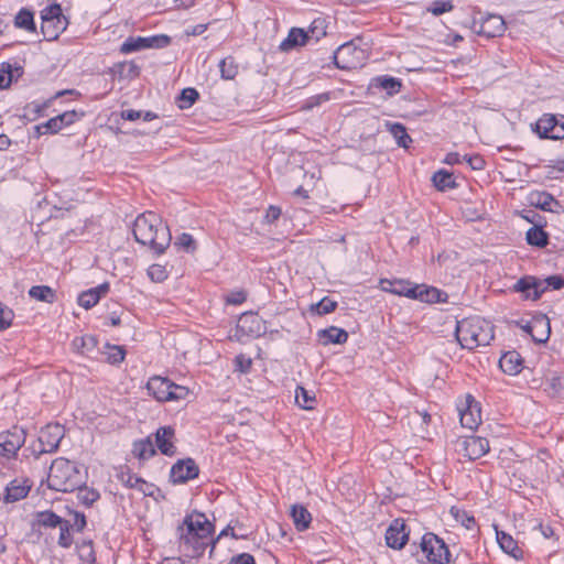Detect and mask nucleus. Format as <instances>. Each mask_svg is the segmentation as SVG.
Masks as SVG:
<instances>
[{
    "label": "nucleus",
    "instance_id": "1",
    "mask_svg": "<svg viewBox=\"0 0 564 564\" xmlns=\"http://www.w3.org/2000/svg\"><path fill=\"white\" fill-rule=\"evenodd\" d=\"M134 239L149 246L156 254H161L171 243L169 227L162 224L161 218L153 212L138 216L133 224Z\"/></svg>",
    "mask_w": 564,
    "mask_h": 564
},
{
    "label": "nucleus",
    "instance_id": "2",
    "mask_svg": "<svg viewBox=\"0 0 564 564\" xmlns=\"http://www.w3.org/2000/svg\"><path fill=\"white\" fill-rule=\"evenodd\" d=\"M456 338L463 348L487 346L494 339L492 325L480 317H467L456 325Z\"/></svg>",
    "mask_w": 564,
    "mask_h": 564
},
{
    "label": "nucleus",
    "instance_id": "3",
    "mask_svg": "<svg viewBox=\"0 0 564 564\" xmlns=\"http://www.w3.org/2000/svg\"><path fill=\"white\" fill-rule=\"evenodd\" d=\"M47 484L53 490L70 492L84 485V476L75 463L58 457L51 464Z\"/></svg>",
    "mask_w": 564,
    "mask_h": 564
},
{
    "label": "nucleus",
    "instance_id": "4",
    "mask_svg": "<svg viewBox=\"0 0 564 564\" xmlns=\"http://www.w3.org/2000/svg\"><path fill=\"white\" fill-rule=\"evenodd\" d=\"M380 288L384 292L420 300L426 303L444 302L446 297V294L436 288L426 286L424 284H412L406 280L381 279Z\"/></svg>",
    "mask_w": 564,
    "mask_h": 564
},
{
    "label": "nucleus",
    "instance_id": "5",
    "mask_svg": "<svg viewBox=\"0 0 564 564\" xmlns=\"http://www.w3.org/2000/svg\"><path fill=\"white\" fill-rule=\"evenodd\" d=\"M367 58V51L358 46L355 41H349L334 52L333 63L340 70H357L364 67Z\"/></svg>",
    "mask_w": 564,
    "mask_h": 564
},
{
    "label": "nucleus",
    "instance_id": "6",
    "mask_svg": "<svg viewBox=\"0 0 564 564\" xmlns=\"http://www.w3.org/2000/svg\"><path fill=\"white\" fill-rule=\"evenodd\" d=\"M147 389L159 402L185 399L189 392L186 387L176 384L170 379L160 376L151 377L147 383Z\"/></svg>",
    "mask_w": 564,
    "mask_h": 564
},
{
    "label": "nucleus",
    "instance_id": "7",
    "mask_svg": "<svg viewBox=\"0 0 564 564\" xmlns=\"http://www.w3.org/2000/svg\"><path fill=\"white\" fill-rule=\"evenodd\" d=\"M41 30L43 36L47 41H53L64 32L68 25V20L62 13V8L58 3L51 4L41 11Z\"/></svg>",
    "mask_w": 564,
    "mask_h": 564
},
{
    "label": "nucleus",
    "instance_id": "8",
    "mask_svg": "<svg viewBox=\"0 0 564 564\" xmlns=\"http://www.w3.org/2000/svg\"><path fill=\"white\" fill-rule=\"evenodd\" d=\"M65 435L64 427L61 424H47L40 431L37 438L39 448L34 446L25 447L24 453L30 452L35 458L45 453L57 451L61 441Z\"/></svg>",
    "mask_w": 564,
    "mask_h": 564
},
{
    "label": "nucleus",
    "instance_id": "9",
    "mask_svg": "<svg viewBox=\"0 0 564 564\" xmlns=\"http://www.w3.org/2000/svg\"><path fill=\"white\" fill-rule=\"evenodd\" d=\"M421 547L433 564H447L452 561L447 544L434 533L429 532L423 535Z\"/></svg>",
    "mask_w": 564,
    "mask_h": 564
},
{
    "label": "nucleus",
    "instance_id": "10",
    "mask_svg": "<svg viewBox=\"0 0 564 564\" xmlns=\"http://www.w3.org/2000/svg\"><path fill=\"white\" fill-rule=\"evenodd\" d=\"M26 432L20 426H13L0 433V455L7 459L15 458L19 449L24 445Z\"/></svg>",
    "mask_w": 564,
    "mask_h": 564
},
{
    "label": "nucleus",
    "instance_id": "11",
    "mask_svg": "<svg viewBox=\"0 0 564 564\" xmlns=\"http://www.w3.org/2000/svg\"><path fill=\"white\" fill-rule=\"evenodd\" d=\"M171 37L165 34H158L148 37H128L121 45L120 52L128 54L145 48H163L170 45Z\"/></svg>",
    "mask_w": 564,
    "mask_h": 564
},
{
    "label": "nucleus",
    "instance_id": "12",
    "mask_svg": "<svg viewBox=\"0 0 564 564\" xmlns=\"http://www.w3.org/2000/svg\"><path fill=\"white\" fill-rule=\"evenodd\" d=\"M180 547L186 556L197 557L202 555L208 545L209 538H203L199 533L180 528Z\"/></svg>",
    "mask_w": 564,
    "mask_h": 564
},
{
    "label": "nucleus",
    "instance_id": "13",
    "mask_svg": "<svg viewBox=\"0 0 564 564\" xmlns=\"http://www.w3.org/2000/svg\"><path fill=\"white\" fill-rule=\"evenodd\" d=\"M473 28L479 35L496 37L503 34L506 23L501 15L488 14L480 22L474 21Z\"/></svg>",
    "mask_w": 564,
    "mask_h": 564
},
{
    "label": "nucleus",
    "instance_id": "14",
    "mask_svg": "<svg viewBox=\"0 0 564 564\" xmlns=\"http://www.w3.org/2000/svg\"><path fill=\"white\" fill-rule=\"evenodd\" d=\"M513 291L522 293L525 300L536 301L546 291V286L542 280L533 275H525L517 281Z\"/></svg>",
    "mask_w": 564,
    "mask_h": 564
},
{
    "label": "nucleus",
    "instance_id": "15",
    "mask_svg": "<svg viewBox=\"0 0 564 564\" xmlns=\"http://www.w3.org/2000/svg\"><path fill=\"white\" fill-rule=\"evenodd\" d=\"M199 474V468L194 459L186 458L177 460L171 468V480L174 484H184L188 480L196 478Z\"/></svg>",
    "mask_w": 564,
    "mask_h": 564
},
{
    "label": "nucleus",
    "instance_id": "16",
    "mask_svg": "<svg viewBox=\"0 0 564 564\" xmlns=\"http://www.w3.org/2000/svg\"><path fill=\"white\" fill-rule=\"evenodd\" d=\"M409 539V532L405 531V523L402 519H394L386 532L387 545L400 550Z\"/></svg>",
    "mask_w": 564,
    "mask_h": 564
},
{
    "label": "nucleus",
    "instance_id": "17",
    "mask_svg": "<svg viewBox=\"0 0 564 564\" xmlns=\"http://www.w3.org/2000/svg\"><path fill=\"white\" fill-rule=\"evenodd\" d=\"M489 441L480 436H469L463 441L464 456L470 460L478 459L489 452Z\"/></svg>",
    "mask_w": 564,
    "mask_h": 564
},
{
    "label": "nucleus",
    "instance_id": "18",
    "mask_svg": "<svg viewBox=\"0 0 564 564\" xmlns=\"http://www.w3.org/2000/svg\"><path fill=\"white\" fill-rule=\"evenodd\" d=\"M175 430L172 426H161L155 433V445L161 454L165 456H174L175 447Z\"/></svg>",
    "mask_w": 564,
    "mask_h": 564
},
{
    "label": "nucleus",
    "instance_id": "19",
    "mask_svg": "<svg viewBox=\"0 0 564 564\" xmlns=\"http://www.w3.org/2000/svg\"><path fill=\"white\" fill-rule=\"evenodd\" d=\"M459 417L462 426L469 430H474L480 424V408L470 395L466 399V408L459 409Z\"/></svg>",
    "mask_w": 564,
    "mask_h": 564
},
{
    "label": "nucleus",
    "instance_id": "20",
    "mask_svg": "<svg viewBox=\"0 0 564 564\" xmlns=\"http://www.w3.org/2000/svg\"><path fill=\"white\" fill-rule=\"evenodd\" d=\"M184 530L192 531L193 533H199L203 538H209L213 531L212 523L206 519L203 513H195L187 516L184 519Z\"/></svg>",
    "mask_w": 564,
    "mask_h": 564
},
{
    "label": "nucleus",
    "instance_id": "21",
    "mask_svg": "<svg viewBox=\"0 0 564 564\" xmlns=\"http://www.w3.org/2000/svg\"><path fill=\"white\" fill-rule=\"evenodd\" d=\"M529 327L531 330H533L532 339L535 343L544 344L547 341L551 334V325L546 315L539 314L533 316Z\"/></svg>",
    "mask_w": 564,
    "mask_h": 564
},
{
    "label": "nucleus",
    "instance_id": "22",
    "mask_svg": "<svg viewBox=\"0 0 564 564\" xmlns=\"http://www.w3.org/2000/svg\"><path fill=\"white\" fill-rule=\"evenodd\" d=\"M308 42L307 33L303 29L292 28L288 36L280 43L279 50L288 53L304 46Z\"/></svg>",
    "mask_w": 564,
    "mask_h": 564
},
{
    "label": "nucleus",
    "instance_id": "23",
    "mask_svg": "<svg viewBox=\"0 0 564 564\" xmlns=\"http://www.w3.org/2000/svg\"><path fill=\"white\" fill-rule=\"evenodd\" d=\"M31 489L28 479H13L6 488L4 500L15 502L25 498Z\"/></svg>",
    "mask_w": 564,
    "mask_h": 564
},
{
    "label": "nucleus",
    "instance_id": "24",
    "mask_svg": "<svg viewBox=\"0 0 564 564\" xmlns=\"http://www.w3.org/2000/svg\"><path fill=\"white\" fill-rule=\"evenodd\" d=\"M108 291H109L108 283H102L94 289L84 291L78 296V304L86 310L91 308L93 306H95L98 303L99 299L102 295L107 294Z\"/></svg>",
    "mask_w": 564,
    "mask_h": 564
},
{
    "label": "nucleus",
    "instance_id": "25",
    "mask_svg": "<svg viewBox=\"0 0 564 564\" xmlns=\"http://www.w3.org/2000/svg\"><path fill=\"white\" fill-rule=\"evenodd\" d=\"M77 118H78V115L75 110L65 111L61 115H57L54 118H51L48 121H46L44 123L43 127L52 133H57L64 127L74 123L77 120Z\"/></svg>",
    "mask_w": 564,
    "mask_h": 564
},
{
    "label": "nucleus",
    "instance_id": "26",
    "mask_svg": "<svg viewBox=\"0 0 564 564\" xmlns=\"http://www.w3.org/2000/svg\"><path fill=\"white\" fill-rule=\"evenodd\" d=\"M499 367L505 373L514 376L522 369V359L517 351H508L501 356Z\"/></svg>",
    "mask_w": 564,
    "mask_h": 564
},
{
    "label": "nucleus",
    "instance_id": "27",
    "mask_svg": "<svg viewBox=\"0 0 564 564\" xmlns=\"http://www.w3.org/2000/svg\"><path fill=\"white\" fill-rule=\"evenodd\" d=\"M318 337L323 341V345L345 344L348 340V333L343 328L330 326L318 330Z\"/></svg>",
    "mask_w": 564,
    "mask_h": 564
},
{
    "label": "nucleus",
    "instance_id": "28",
    "mask_svg": "<svg viewBox=\"0 0 564 564\" xmlns=\"http://www.w3.org/2000/svg\"><path fill=\"white\" fill-rule=\"evenodd\" d=\"M497 541L502 551L517 560L522 557V550L518 546L517 541L513 540L510 534L503 531H497Z\"/></svg>",
    "mask_w": 564,
    "mask_h": 564
},
{
    "label": "nucleus",
    "instance_id": "29",
    "mask_svg": "<svg viewBox=\"0 0 564 564\" xmlns=\"http://www.w3.org/2000/svg\"><path fill=\"white\" fill-rule=\"evenodd\" d=\"M401 86L402 84L399 79L387 76L377 77L370 84V88L382 89L389 97L398 94L401 89Z\"/></svg>",
    "mask_w": 564,
    "mask_h": 564
},
{
    "label": "nucleus",
    "instance_id": "30",
    "mask_svg": "<svg viewBox=\"0 0 564 564\" xmlns=\"http://www.w3.org/2000/svg\"><path fill=\"white\" fill-rule=\"evenodd\" d=\"M291 517L297 531H304L310 527L312 516L302 505H294L291 508Z\"/></svg>",
    "mask_w": 564,
    "mask_h": 564
},
{
    "label": "nucleus",
    "instance_id": "31",
    "mask_svg": "<svg viewBox=\"0 0 564 564\" xmlns=\"http://www.w3.org/2000/svg\"><path fill=\"white\" fill-rule=\"evenodd\" d=\"M529 202L532 206L545 212H552V205H558V202L546 192H532L529 195Z\"/></svg>",
    "mask_w": 564,
    "mask_h": 564
},
{
    "label": "nucleus",
    "instance_id": "32",
    "mask_svg": "<svg viewBox=\"0 0 564 564\" xmlns=\"http://www.w3.org/2000/svg\"><path fill=\"white\" fill-rule=\"evenodd\" d=\"M557 118L554 115H543L535 124V131L543 139H551L553 135L554 127L556 126Z\"/></svg>",
    "mask_w": 564,
    "mask_h": 564
},
{
    "label": "nucleus",
    "instance_id": "33",
    "mask_svg": "<svg viewBox=\"0 0 564 564\" xmlns=\"http://www.w3.org/2000/svg\"><path fill=\"white\" fill-rule=\"evenodd\" d=\"M386 128L393 135L399 147L409 148L412 139L402 123L387 121Z\"/></svg>",
    "mask_w": 564,
    "mask_h": 564
},
{
    "label": "nucleus",
    "instance_id": "34",
    "mask_svg": "<svg viewBox=\"0 0 564 564\" xmlns=\"http://www.w3.org/2000/svg\"><path fill=\"white\" fill-rule=\"evenodd\" d=\"M544 390L552 398H564V375L553 373L549 377Z\"/></svg>",
    "mask_w": 564,
    "mask_h": 564
},
{
    "label": "nucleus",
    "instance_id": "35",
    "mask_svg": "<svg viewBox=\"0 0 564 564\" xmlns=\"http://www.w3.org/2000/svg\"><path fill=\"white\" fill-rule=\"evenodd\" d=\"M525 239L529 245L538 248H544L549 243V235L538 225L527 231Z\"/></svg>",
    "mask_w": 564,
    "mask_h": 564
},
{
    "label": "nucleus",
    "instance_id": "36",
    "mask_svg": "<svg viewBox=\"0 0 564 564\" xmlns=\"http://www.w3.org/2000/svg\"><path fill=\"white\" fill-rule=\"evenodd\" d=\"M132 453L139 459H149L155 455V447L150 437L134 442Z\"/></svg>",
    "mask_w": 564,
    "mask_h": 564
},
{
    "label": "nucleus",
    "instance_id": "37",
    "mask_svg": "<svg viewBox=\"0 0 564 564\" xmlns=\"http://www.w3.org/2000/svg\"><path fill=\"white\" fill-rule=\"evenodd\" d=\"M98 340L93 335H84L73 339V347L76 351L88 355L97 347Z\"/></svg>",
    "mask_w": 564,
    "mask_h": 564
},
{
    "label": "nucleus",
    "instance_id": "38",
    "mask_svg": "<svg viewBox=\"0 0 564 564\" xmlns=\"http://www.w3.org/2000/svg\"><path fill=\"white\" fill-rule=\"evenodd\" d=\"M29 295L37 301L53 303L56 299L55 291L47 285H35L29 290Z\"/></svg>",
    "mask_w": 564,
    "mask_h": 564
},
{
    "label": "nucleus",
    "instance_id": "39",
    "mask_svg": "<svg viewBox=\"0 0 564 564\" xmlns=\"http://www.w3.org/2000/svg\"><path fill=\"white\" fill-rule=\"evenodd\" d=\"M63 520L51 510L37 512L35 516L36 524L44 528H58Z\"/></svg>",
    "mask_w": 564,
    "mask_h": 564
},
{
    "label": "nucleus",
    "instance_id": "40",
    "mask_svg": "<svg viewBox=\"0 0 564 564\" xmlns=\"http://www.w3.org/2000/svg\"><path fill=\"white\" fill-rule=\"evenodd\" d=\"M434 186L440 191L456 187L453 174L444 170H440L433 174L432 177Z\"/></svg>",
    "mask_w": 564,
    "mask_h": 564
},
{
    "label": "nucleus",
    "instance_id": "41",
    "mask_svg": "<svg viewBox=\"0 0 564 564\" xmlns=\"http://www.w3.org/2000/svg\"><path fill=\"white\" fill-rule=\"evenodd\" d=\"M14 25L29 32L35 31L33 12L28 9H21L15 15Z\"/></svg>",
    "mask_w": 564,
    "mask_h": 564
},
{
    "label": "nucleus",
    "instance_id": "42",
    "mask_svg": "<svg viewBox=\"0 0 564 564\" xmlns=\"http://www.w3.org/2000/svg\"><path fill=\"white\" fill-rule=\"evenodd\" d=\"M250 324L248 327V333L252 335H259L261 333V323L257 315L254 314H243L239 319V327L245 330L247 325Z\"/></svg>",
    "mask_w": 564,
    "mask_h": 564
},
{
    "label": "nucleus",
    "instance_id": "43",
    "mask_svg": "<svg viewBox=\"0 0 564 564\" xmlns=\"http://www.w3.org/2000/svg\"><path fill=\"white\" fill-rule=\"evenodd\" d=\"M78 556L82 561L94 564L96 562V554L93 546L91 540H84L77 544Z\"/></svg>",
    "mask_w": 564,
    "mask_h": 564
},
{
    "label": "nucleus",
    "instance_id": "44",
    "mask_svg": "<svg viewBox=\"0 0 564 564\" xmlns=\"http://www.w3.org/2000/svg\"><path fill=\"white\" fill-rule=\"evenodd\" d=\"M305 33H307L308 41L314 40L315 42H318L326 35L325 20L315 19Z\"/></svg>",
    "mask_w": 564,
    "mask_h": 564
},
{
    "label": "nucleus",
    "instance_id": "45",
    "mask_svg": "<svg viewBox=\"0 0 564 564\" xmlns=\"http://www.w3.org/2000/svg\"><path fill=\"white\" fill-rule=\"evenodd\" d=\"M199 94L195 88H185L177 98V105L181 109H187L198 99Z\"/></svg>",
    "mask_w": 564,
    "mask_h": 564
},
{
    "label": "nucleus",
    "instance_id": "46",
    "mask_svg": "<svg viewBox=\"0 0 564 564\" xmlns=\"http://www.w3.org/2000/svg\"><path fill=\"white\" fill-rule=\"evenodd\" d=\"M119 479L128 488L137 489L138 487H142V486L152 487V485L147 482L141 477L130 473L129 470L121 471Z\"/></svg>",
    "mask_w": 564,
    "mask_h": 564
},
{
    "label": "nucleus",
    "instance_id": "47",
    "mask_svg": "<svg viewBox=\"0 0 564 564\" xmlns=\"http://www.w3.org/2000/svg\"><path fill=\"white\" fill-rule=\"evenodd\" d=\"M337 307V302L325 296L319 302L311 305V312L317 315H326L334 312Z\"/></svg>",
    "mask_w": 564,
    "mask_h": 564
},
{
    "label": "nucleus",
    "instance_id": "48",
    "mask_svg": "<svg viewBox=\"0 0 564 564\" xmlns=\"http://www.w3.org/2000/svg\"><path fill=\"white\" fill-rule=\"evenodd\" d=\"M295 401L301 408L311 410L314 406L315 397L311 394L305 388L297 387L295 392Z\"/></svg>",
    "mask_w": 564,
    "mask_h": 564
},
{
    "label": "nucleus",
    "instance_id": "49",
    "mask_svg": "<svg viewBox=\"0 0 564 564\" xmlns=\"http://www.w3.org/2000/svg\"><path fill=\"white\" fill-rule=\"evenodd\" d=\"M77 489V498L86 507H90L99 498V492L93 488L80 485Z\"/></svg>",
    "mask_w": 564,
    "mask_h": 564
},
{
    "label": "nucleus",
    "instance_id": "50",
    "mask_svg": "<svg viewBox=\"0 0 564 564\" xmlns=\"http://www.w3.org/2000/svg\"><path fill=\"white\" fill-rule=\"evenodd\" d=\"M106 349H107V351H105L104 354L106 355V359L108 362L116 365V364H120L121 361H123L126 351L121 346L107 345Z\"/></svg>",
    "mask_w": 564,
    "mask_h": 564
},
{
    "label": "nucleus",
    "instance_id": "51",
    "mask_svg": "<svg viewBox=\"0 0 564 564\" xmlns=\"http://www.w3.org/2000/svg\"><path fill=\"white\" fill-rule=\"evenodd\" d=\"M451 514L457 522L464 525L466 529H471L475 525V518L469 516L465 510L452 507Z\"/></svg>",
    "mask_w": 564,
    "mask_h": 564
},
{
    "label": "nucleus",
    "instance_id": "52",
    "mask_svg": "<svg viewBox=\"0 0 564 564\" xmlns=\"http://www.w3.org/2000/svg\"><path fill=\"white\" fill-rule=\"evenodd\" d=\"M72 528V524L68 520H63L62 523L58 525L59 529V538H58V545L62 547H69L73 543V538L70 535L69 529Z\"/></svg>",
    "mask_w": 564,
    "mask_h": 564
},
{
    "label": "nucleus",
    "instance_id": "53",
    "mask_svg": "<svg viewBox=\"0 0 564 564\" xmlns=\"http://www.w3.org/2000/svg\"><path fill=\"white\" fill-rule=\"evenodd\" d=\"M454 9V6L452 1L449 0H435L431 3V6L427 8V11L431 12L433 15H441L443 13L449 12Z\"/></svg>",
    "mask_w": 564,
    "mask_h": 564
},
{
    "label": "nucleus",
    "instance_id": "54",
    "mask_svg": "<svg viewBox=\"0 0 564 564\" xmlns=\"http://www.w3.org/2000/svg\"><path fill=\"white\" fill-rule=\"evenodd\" d=\"M174 246L183 249L186 252H194L196 249V242L194 238L192 237V235L186 232L177 237L176 241L174 242Z\"/></svg>",
    "mask_w": 564,
    "mask_h": 564
},
{
    "label": "nucleus",
    "instance_id": "55",
    "mask_svg": "<svg viewBox=\"0 0 564 564\" xmlns=\"http://www.w3.org/2000/svg\"><path fill=\"white\" fill-rule=\"evenodd\" d=\"M13 318V311L0 302V330L9 328L12 325Z\"/></svg>",
    "mask_w": 564,
    "mask_h": 564
},
{
    "label": "nucleus",
    "instance_id": "56",
    "mask_svg": "<svg viewBox=\"0 0 564 564\" xmlns=\"http://www.w3.org/2000/svg\"><path fill=\"white\" fill-rule=\"evenodd\" d=\"M148 275L153 282H163L167 278V271L161 264H152L148 269Z\"/></svg>",
    "mask_w": 564,
    "mask_h": 564
},
{
    "label": "nucleus",
    "instance_id": "57",
    "mask_svg": "<svg viewBox=\"0 0 564 564\" xmlns=\"http://www.w3.org/2000/svg\"><path fill=\"white\" fill-rule=\"evenodd\" d=\"M252 361L245 355H238L235 358V369L241 373H246L250 370Z\"/></svg>",
    "mask_w": 564,
    "mask_h": 564
},
{
    "label": "nucleus",
    "instance_id": "58",
    "mask_svg": "<svg viewBox=\"0 0 564 564\" xmlns=\"http://www.w3.org/2000/svg\"><path fill=\"white\" fill-rule=\"evenodd\" d=\"M544 282V286L546 290L549 288L553 290H561L564 288V278L562 275H550L546 279L542 280Z\"/></svg>",
    "mask_w": 564,
    "mask_h": 564
},
{
    "label": "nucleus",
    "instance_id": "59",
    "mask_svg": "<svg viewBox=\"0 0 564 564\" xmlns=\"http://www.w3.org/2000/svg\"><path fill=\"white\" fill-rule=\"evenodd\" d=\"M463 160L466 161L473 170H482L485 166L484 159L478 154L464 155Z\"/></svg>",
    "mask_w": 564,
    "mask_h": 564
},
{
    "label": "nucleus",
    "instance_id": "60",
    "mask_svg": "<svg viewBox=\"0 0 564 564\" xmlns=\"http://www.w3.org/2000/svg\"><path fill=\"white\" fill-rule=\"evenodd\" d=\"M229 564H256L254 557L249 553H241L230 558Z\"/></svg>",
    "mask_w": 564,
    "mask_h": 564
},
{
    "label": "nucleus",
    "instance_id": "61",
    "mask_svg": "<svg viewBox=\"0 0 564 564\" xmlns=\"http://www.w3.org/2000/svg\"><path fill=\"white\" fill-rule=\"evenodd\" d=\"M280 216H281V208L278 206L271 205L267 209V213L264 215V221L268 224H272L275 220H278Z\"/></svg>",
    "mask_w": 564,
    "mask_h": 564
},
{
    "label": "nucleus",
    "instance_id": "62",
    "mask_svg": "<svg viewBox=\"0 0 564 564\" xmlns=\"http://www.w3.org/2000/svg\"><path fill=\"white\" fill-rule=\"evenodd\" d=\"M74 521L72 524V528H74L76 531L80 532L86 527V518L84 513L80 512H74L73 513Z\"/></svg>",
    "mask_w": 564,
    "mask_h": 564
},
{
    "label": "nucleus",
    "instance_id": "63",
    "mask_svg": "<svg viewBox=\"0 0 564 564\" xmlns=\"http://www.w3.org/2000/svg\"><path fill=\"white\" fill-rule=\"evenodd\" d=\"M328 99H329L328 94H321V95H317V96H315V97H312V98L307 101V104H306L305 108L311 109V108H313V107H315V106H318V105H319V104H322L323 101H327Z\"/></svg>",
    "mask_w": 564,
    "mask_h": 564
},
{
    "label": "nucleus",
    "instance_id": "64",
    "mask_svg": "<svg viewBox=\"0 0 564 564\" xmlns=\"http://www.w3.org/2000/svg\"><path fill=\"white\" fill-rule=\"evenodd\" d=\"M142 117V111L127 109L121 112V118L129 121L138 120Z\"/></svg>",
    "mask_w": 564,
    "mask_h": 564
}]
</instances>
